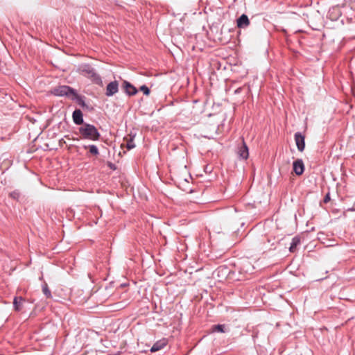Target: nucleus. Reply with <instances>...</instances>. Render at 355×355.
I'll use <instances>...</instances> for the list:
<instances>
[{"instance_id":"19","label":"nucleus","mask_w":355,"mask_h":355,"mask_svg":"<svg viewBox=\"0 0 355 355\" xmlns=\"http://www.w3.org/2000/svg\"><path fill=\"white\" fill-rule=\"evenodd\" d=\"M127 139V141H126L125 145H126L127 148L128 150H130V149L135 148V144L133 141V139L132 138H130V139Z\"/></svg>"},{"instance_id":"22","label":"nucleus","mask_w":355,"mask_h":355,"mask_svg":"<svg viewBox=\"0 0 355 355\" xmlns=\"http://www.w3.org/2000/svg\"><path fill=\"white\" fill-rule=\"evenodd\" d=\"M330 200V196H329V193H327L324 198V203H327Z\"/></svg>"},{"instance_id":"17","label":"nucleus","mask_w":355,"mask_h":355,"mask_svg":"<svg viewBox=\"0 0 355 355\" xmlns=\"http://www.w3.org/2000/svg\"><path fill=\"white\" fill-rule=\"evenodd\" d=\"M42 291H43V293L46 295V297L47 298H51L52 297V295H51V291L47 286L46 284H44L42 286Z\"/></svg>"},{"instance_id":"5","label":"nucleus","mask_w":355,"mask_h":355,"mask_svg":"<svg viewBox=\"0 0 355 355\" xmlns=\"http://www.w3.org/2000/svg\"><path fill=\"white\" fill-rule=\"evenodd\" d=\"M295 141L299 151L302 152L305 148V137L300 132L295 134Z\"/></svg>"},{"instance_id":"4","label":"nucleus","mask_w":355,"mask_h":355,"mask_svg":"<svg viewBox=\"0 0 355 355\" xmlns=\"http://www.w3.org/2000/svg\"><path fill=\"white\" fill-rule=\"evenodd\" d=\"M119 91V83L114 80L110 83L106 87L105 95L107 96H112L116 94Z\"/></svg>"},{"instance_id":"3","label":"nucleus","mask_w":355,"mask_h":355,"mask_svg":"<svg viewBox=\"0 0 355 355\" xmlns=\"http://www.w3.org/2000/svg\"><path fill=\"white\" fill-rule=\"evenodd\" d=\"M80 73L85 76L92 78L97 84L102 83L100 76L95 72L94 69L89 64H84L80 67Z\"/></svg>"},{"instance_id":"1","label":"nucleus","mask_w":355,"mask_h":355,"mask_svg":"<svg viewBox=\"0 0 355 355\" xmlns=\"http://www.w3.org/2000/svg\"><path fill=\"white\" fill-rule=\"evenodd\" d=\"M79 132L83 139L92 141H97L101 137V135L96 127L89 123H84L79 128Z\"/></svg>"},{"instance_id":"8","label":"nucleus","mask_w":355,"mask_h":355,"mask_svg":"<svg viewBox=\"0 0 355 355\" xmlns=\"http://www.w3.org/2000/svg\"><path fill=\"white\" fill-rule=\"evenodd\" d=\"M123 88L125 93L130 96L135 95L137 93V89L126 80L123 82Z\"/></svg>"},{"instance_id":"7","label":"nucleus","mask_w":355,"mask_h":355,"mask_svg":"<svg viewBox=\"0 0 355 355\" xmlns=\"http://www.w3.org/2000/svg\"><path fill=\"white\" fill-rule=\"evenodd\" d=\"M293 171L296 175H300L303 173L304 170V165L302 159H297L293 164Z\"/></svg>"},{"instance_id":"20","label":"nucleus","mask_w":355,"mask_h":355,"mask_svg":"<svg viewBox=\"0 0 355 355\" xmlns=\"http://www.w3.org/2000/svg\"><path fill=\"white\" fill-rule=\"evenodd\" d=\"M10 196L13 199L19 200L20 193L18 191H15L10 193Z\"/></svg>"},{"instance_id":"10","label":"nucleus","mask_w":355,"mask_h":355,"mask_svg":"<svg viewBox=\"0 0 355 355\" xmlns=\"http://www.w3.org/2000/svg\"><path fill=\"white\" fill-rule=\"evenodd\" d=\"M72 116H73V122L76 124H77V125L83 124V113H82L81 110H76L73 112Z\"/></svg>"},{"instance_id":"9","label":"nucleus","mask_w":355,"mask_h":355,"mask_svg":"<svg viewBox=\"0 0 355 355\" xmlns=\"http://www.w3.org/2000/svg\"><path fill=\"white\" fill-rule=\"evenodd\" d=\"M167 345V340L165 338H163L162 340H159L157 341L151 347L150 352H155L157 351H159L162 349H163L166 345Z\"/></svg>"},{"instance_id":"15","label":"nucleus","mask_w":355,"mask_h":355,"mask_svg":"<svg viewBox=\"0 0 355 355\" xmlns=\"http://www.w3.org/2000/svg\"><path fill=\"white\" fill-rule=\"evenodd\" d=\"M300 243V239L298 236H295L292 239V242L290 246V251L293 252L296 248V247Z\"/></svg>"},{"instance_id":"16","label":"nucleus","mask_w":355,"mask_h":355,"mask_svg":"<svg viewBox=\"0 0 355 355\" xmlns=\"http://www.w3.org/2000/svg\"><path fill=\"white\" fill-rule=\"evenodd\" d=\"M88 148L89 153L94 155H98L99 154L98 149L95 145H90L89 146H85V148Z\"/></svg>"},{"instance_id":"14","label":"nucleus","mask_w":355,"mask_h":355,"mask_svg":"<svg viewBox=\"0 0 355 355\" xmlns=\"http://www.w3.org/2000/svg\"><path fill=\"white\" fill-rule=\"evenodd\" d=\"M71 100L76 101L78 104L81 105V106H83V107L85 106V101L83 99V97L79 96L76 91H75L74 95L72 96V97L71 98Z\"/></svg>"},{"instance_id":"12","label":"nucleus","mask_w":355,"mask_h":355,"mask_svg":"<svg viewBox=\"0 0 355 355\" xmlns=\"http://www.w3.org/2000/svg\"><path fill=\"white\" fill-rule=\"evenodd\" d=\"M238 155L240 158L246 159L249 156L248 148L243 141V145L239 148L238 150Z\"/></svg>"},{"instance_id":"6","label":"nucleus","mask_w":355,"mask_h":355,"mask_svg":"<svg viewBox=\"0 0 355 355\" xmlns=\"http://www.w3.org/2000/svg\"><path fill=\"white\" fill-rule=\"evenodd\" d=\"M229 272V269L226 266H222L216 269V270L214 272V274L217 275L220 281H222L223 279L226 278Z\"/></svg>"},{"instance_id":"2","label":"nucleus","mask_w":355,"mask_h":355,"mask_svg":"<svg viewBox=\"0 0 355 355\" xmlns=\"http://www.w3.org/2000/svg\"><path fill=\"white\" fill-rule=\"evenodd\" d=\"M75 89L67 85H58L55 87L51 91V94L57 96H66L71 99L74 95Z\"/></svg>"},{"instance_id":"13","label":"nucleus","mask_w":355,"mask_h":355,"mask_svg":"<svg viewBox=\"0 0 355 355\" xmlns=\"http://www.w3.org/2000/svg\"><path fill=\"white\" fill-rule=\"evenodd\" d=\"M24 300L21 297H15L13 301V306L15 310L17 311H19L21 310Z\"/></svg>"},{"instance_id":"11","label":"nucleus","mask_w":355,"mask_h":355,"mask_svg":"<svg viewBox=\"0 0 355 355\" xmlns=\"http://www.w3.org/2000/svg\"><path fill=\"white\" fill-rule=\"evenodd\" d=\"M250 24V21L248 16L245 14H243L238 19H237V26L239 28H243L248 26Z\"/></svg>"},{"instance_id":"18","label":"nucleus","mask_w":355,"mask_h":355,"mask_svg":"<svg viewBox=\"0 0 355 355\" xmlns=\"http://www.w3.org/2000/svg\"><path fill=\"white\" fill-rule=\"evenodd\" d=\"M224 329H225L224 324H217V325H214L212 327V331H218V332L224 333V332H225Z\"/></svg>"},{"instance_id":"21","label":"nucleus","mask_w":355,"mask_h":355,"mask_svg":"<svg viewBox=\"0 0 355 355\" xmlns=\"http://www.w3.org/2000/svg\"><path fill=\"white\" fill-rule=\"evenodd\" d=\"M140 90L141 92H143V93L145 94V95H148L150 94V89H148V87L146 85H142L140 87Z\"/></svg>"}]
</instances>
